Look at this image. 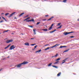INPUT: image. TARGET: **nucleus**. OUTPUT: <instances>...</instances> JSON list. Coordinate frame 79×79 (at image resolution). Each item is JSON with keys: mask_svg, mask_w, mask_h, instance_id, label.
Here are the masks:
<instances>
[{"mask_svg": "<svg viewBox=\"0 0 79 79\" xmlns=\"http://www.w3.org/2000/svg\"><path fill=\"white\" fill-rule=\"evenodd\" d=\"M27 63H28V62L23 61V63L15 65V67H16L17 66V68H20V67L21 66V65H22V64H27Z\"/></svg>", "mask_w": 79, "mask_h": 79, "instance_id": "obj_1", "label": "nucleus"}, {"mask_svg": "<svg viewBox=\"0 0 79 79\" xmlns=\"http://www.w3.org/2000/svg\"><path fill=\"white\" fill-rule=\"evenodd\" d=\"M26 21V22H28V23H29V22H31V21H32V22H34V19H33L31 20L29 19L28 20H27V19H26L24 20L23 21Z\"/></svg>", "mask_w": 79, "mask_h": 79, "instance_id": "obj_2", "label": "nucleus"}, {"mask_svg": "<svg viewBox=\"0 0 79 79\" xmlns=\"http://www.w3.org/2000/svg\"><path fill=\"white\" fill-rule=\"evenodd\" d=\"M13 40H12V39H11L10 40H7L6 41V43H7V44H9V43H10V42H13Z\"/></svg>", "mask_w": 79, "mask_h": 79, "instance_id": "obj_3", "label": "nucleus"}, {"mask_svg": "<svg viewBox=\"0 0 79 79\" xmlns=\"http://www.w3.org/2000/svg\"><path fill=\"white\" fill-rule=\"evenodd\" d=\"M14 48H15V47H14V45H13L10 46V48L9 49V50H13V49H14Z\"/></svg>", "mask_w": 79, "mask_h": 79, "instance_id": "obj_4", "label": "nucleus"}, {"mask_svg": "<svg viewBox=\"0 0 79 79\" xmlns=\"http://www.w3.org/2000/svg\"><path fill=\"white\" fill-rule=\"evenodd\" d=\"M15 13H16L15 12H14L13 13H12L11 14H10L9 16V18H10V17H11V16H13V15H14V14H15Z\"/></svg>", "mask_w": 79, "mask_h": 79, "instance_id": "obj_5", "label": "nucleus"}, {"mask_svg": "<svg viewBox=\"0 0 79 79\" xmlns=\"http://www.w3.org/2000/svg\"><path fill=\"white\" fill-rule=\"evenodd\" d=\"M69 34V33L68 32H66L63 33V34L64 35H68V34Z\"/></svg>", "mask_w": 79, "mask_h": 79, "instance_id": "obj_6", "label": "nucleus"}, {"mask_svg": "<svg viewBox=\"0 0 79 79\" xmlns=\"http://www.w3.org/2000/svg\"><path fill=\"white\" fill-rule=\"evenodd\" d=\"M54 18V17L53 16H52L49 19L47 20V21H50V20H52V19H53V18Z\"/></svg>", "mask_w": 79, "mask_h": 79, "instance_id": "obj_7", "label": "nucleus"}, {"mask_svg": "<svg viewBox=\"0 0 79 79\" xmlns=\"http://www.w3.org/2000/svg\"><path fill=\"white\" fill-rule=\"evenodd\" d=\"M42 50L41 49H40V50H39L38 51H36L35 52V53H39V52H40Z\"/></svg>", "mask_w": 79, "mask_h": 79, "instance_id": "obj_8", "label": "nucleus"}, {"mask_svg": "<svg viewBox=\"0 0 79 79\" xmlns=\"http://www.w3.org/2000/svg\"><path fill=\"white\" fill-rule=\"evenodd\" d=\"M59 44H56L54 46H53V48H54V47H55V48H56V47H57V46H58V45H59Z\"/></svg>", "mask_w": 79, "mask_h": 79, "instance_id": "obj_9", "label": "nucleus"}, {"mask_svg": "<svg viewBox=\"0 0 79 79\" xmlns=\"http://www.w3.org/2000/svg\"><path fill=\"white\" fill-rule=\"evenodd\" d=\"M25 45H27V46H29V43H25Z\"/></svg>", "mask_w": 79, "mask_h": 79, "instance_id": "obj_10", "label": "nucleus"}, {"mask_svg": "<svg viewBox=\"0 0 79 79\" xmlns=\"http://www.w3.org/2000/svg\"><path fill=\"white\" fill-rule=\"evenodd\" d=\"M57 56H58V53H57L56 55L53 56L52 58H53V57H57Z\"/></svg>", "mask_w": 79, "mask_h": 79, "instance_id": "obj_11", "label": "nucleus"}, {"mask_svg": "<svg viewBox=\"0 0 79 79\" xmlns=\"http://www.w3.org/2000/svg\"><path fill=\"white\" fill-rule=\"evenodd\" d=\"M43 31H48V30H47V29L46 28V29H42Z\"/></svg>", "mask_w": 79, "mask_h": 79, "instance_id": "obj_12", "label": "nucleus"}, {"mask_svg": "<svg viewBox=\"0 0 79 79\" xmlns=\"http://www.w3.org/2000/svg\"><path fill=\"white\" fill-rule=\"evenodd\" d=\"M52 67H53V68H56V69L58 68L57 66H56L55 65H52Z\"/></svg>", "mask_w": 79, "mask_h": 79, "instance_id": "obj_13", "label": "nucleus"}, {"mask_svg": "<svg viewBox=\"0 0 79 79\" xmlns=\"http://www.w3.org/2000/svg\"><path fill=\"white\" fill-rule=\"evenodd\" d=\"M33 31L34 34L35 35L36 34V33H35V30L33 29Z\"/></svg>", "mask_w": 79, "mask_h": 79, "instance_id": "obj_14", "label": "nucleus"}, {"mask_svg": "<svg viewBox=\"0 0 79 79\" xmlns=\"http://www.w3.org/2000/svg\"><path fill=\"white\" fill-rule=\"evenodd\" d=\"M24 13H25L24 12L22 13L19 15V16H22V15H24Z\"/></svg>", "mask_w": 79, "mask_h": 79, "instance_id": "obj_15", "label": "nucleus"}, {"mask_svg": "<svg viewBox=\"0 0 79 79\" xmlns=\"http://www.w3.org/2000/svg\"><path fill=\"white\" fill-rule=\"evenodd\" d=\"M52 64V63H51L50 64H49L48 65V66H51V65Z\"/></svg>", "mask_w": 79, "mask_h": 79, "instance_id": "obj_16", "label": "nucleus"}, {"mask_svg": "<svg viewBox=\"0 0 79 79\" xmlns=\"http://www.w3.org/2000/svg\"><path fill=\"white\" fill-rule=\"evenodd\" d=\"M69 49H67V50H66L64 51V52H68V51H69Z\"/></svg>", "mask_w": 79, "mask_h": 79, "instance_id": "obj_17", "label": "nucleus"}, {"mask_svg": "<svg viewBox=\"0 0 79 79\" xmlns=\"http://www.w3.org/2000/svg\"><path fill=\"white\" fill-rule=\"evenodd\" d=\"M49 48H50V47H48L46 49H44V50L46 51V50H48V49H49Z\"/></svg>", "mask_w": 79, "mask_h": 79, "instance_id": "obj_18", "label": "nucleus"}, {"mask_svg": "<svg viewBox=\"0 0 79 79\" xmlns=\"http://www.w3.org/2000/svg\"><path fill=\"white\" fill-rule=\"evenodd\" d=\"M60 75H61V72H60L57 74V76H60Z\"/></svg>", "mask_w": 79, "mask_h": 79, "instance_id": "obj_19", "label": "nucleus"}, {"mask_svg": "<svg viewBox=\"0 0 79 79\" xmlns=\"http://www.w3.org/2000/svg\"><path fill=\"white\" fill-rule=\"evenodd\" d=\"M8 31H9V30H6V31H4L3 32V33H5V32H8Z\"/></svg>", "mask_w": 79, "mask_h": 79, "instance_id": "obj_20", "label": "nucleus"}, {"mask_svg": "<svg viewBox=\"0 0 79 79\" xmlns=\"http://www.w3.org/2000/svg\"><path fill=\"white\" fill-rule=\"evenodd\" d=\"M62 26V25H61L60 26V27H59L57 28V29H60V28H61V27Z\"/></svg>", "mask_w": 79, "mask_h": 79, "instance_id": "obj_21", "label": "nucleus"}, {"mask_svg": "<svg viewBox=\"0 0 79 79\" xmlns=\"http://www.w3.org/2000/svg\"><path fill=\"white\" fill-rule=\"evenodd\" d=\"M62 26V25H61L60 26V27H59L57 28V29H60V28H61V27Z\"/></svg>", "mask_w": 79, "mask_h": 79, "instance_id": "obj_22", "label": "nucleus"}, {"mask_svg": "<svg viewBox=\"0 0 79 79\" xmlns=\"http://www.w3.org/2000/svg\"><path fill=\"white\" fill-rule=\"evenodd\" d=\"M67 2V0H63V2H64V3H66Z\"/></svg>", "mask_w": 79, "mask_h": 79, "instance_id": "obj_23", "label": "nucleus"}, {"mask_svg": "<svg viewBox=\"0 0 79 79\" xmlns=\"http://www.w3.org/2000/svg\"><path fill=\"white\" fill-rule=\"evenodd\" d=\"M52 29V27H50L48 29L49 31H50V30H51V29Z\"/></svg>", "mask_w": 79, "mask_h": 79, "instance_id": "obj_24", "label": "nucleus"}, {"mask_svg": "<svg viewBox=\"0 0 79 79\" xmlns=\"http://www.w3.org/2000/svg\"><path fill=\"white\" fill-rule=\"evenodd\" d=\"M59 60H60V58H58L56 60V61H59Z\"/></svg>", "mask_w": 79, "mask_h": 79, "instance_id": "obj_25", "label": "nucleus"}, {"mask_svg": "<svg viewBox=\"0 0 79 79\" xmlns=\"http://www.w3.org/2000/svg\"><path fill=\"white\" fill-rule=\"evenodd\" d=\"M59 62V61H57L55 63H54V64H57V63H58Z\"/></svg>", "mask_w": 79, "mask_h": 79, "instance_id": "obj_26", "label": "nucleus"}, {"mask_svg": "<svg viewBox=\"0 0 79 79\" xmlns=\"http://www.w3.org/2000/svg\"><path fill=\"white\" fill-rule=\"evenodd\" d=\"M9 15V13H6L5 14V16H7V15Z\"/></svg>", "mask_w": 79, "mask_h": 79, "instance_id": "obj_27", "label": "nucleus"}, {"mask_svg": "<svg viewBox=\"0 0 79 79\" xmlns=\"http://www.w3.org/2000/svg\"><path fill=\"white\" fill-rule=\"evenodd\" d=\"M28 27H31V28H33V26H32L28 25Z\"/></svg>", "mask_w": 79, "mask_h": 79, "instance_id": "obj_28", "label": "nucleus"}, {"mask_svg": "<svg viewBox=\"0 0 79 79\" xmlns=\"http://www.w3.org/2000/svg\"><path fill=\"white\" fill-rule=\"evenodd\" d=\"M40 23V22H37L36 23V25H38V24H39Z\"/></svg>", "mask_w": 79, "mask_h": 79, "instance_id": "obj_29", "label": "nucleus"}, {"mask_svg": "<svg viewBox=\"0 0 79 79\" xmlns=\"http://www.w3.org/2000/svg\"><path fill=\"white\" fill-rule=\"evenodd\" d=\"M27 17H29V15H27L25 17V18H27Z\"/></svg>", "mask_w": 79, "mask_h": 79, "instance_id": "obj_30", "label": "nucleus"}, {"mask_svg": "<svg viewBox=\"0 0 79 79\" xmlns=\"http://www.w3.org/2000/svg\"><path fill=\"white\" fill-rule=\"evenodd\" d=\"M69 34H71V33H74V31H71L70 32H69Z\"/></svg>", "mask_w": 79, "mask_h": 79, "instance_id": "obj_31", "label": "nucleus"}, {"mask_svg": "<svg viewBox=\"0 0 79 79\" xmlns=\"http://www.w3.org/2000/svg\"><path fill=\"white\" fill-rule=\"evenodd\" d=\"M68 59V57H67V58H65V59L64 60H65L64 61H65V62H66V60H67Z\"/></svg>", "mask_w": 79, "mask_h": 79, "instance_id": "obj_32", "label": "nucleus"}, {"mask_svg": "<svg viewBox=\"0 0 79 79\" xmlns=\"http://www.w3.org/2000/svg\"><path fill=\"white\" fill-rule=\"evenodd\" d=\"M60 24H61V23H59L58 24L57 26H60Z\"/></svg>", "mask_w": 79, "mask_h": 79, "instance_id": "obj_33", "label": "nucleus"}, {"mask_svg": "<svg viewBox=\"0 0 79 79\" xmlns=\"http://www.w3.org/2000/svg\"><path fill=\"white\" fill-rule=\"evenodd\" d=\"M54 25V24L53 23L51 25V27H53V26Z\"/></svg>", "mask_w": 79, "mask_h": 79, "instance_id": "obj_34", "label": "nucleus"}, {"mask_svg": "<svg viewBox=\"0 0 79 79\" xmlns=\"http://www.w3.org/2000/svg\"><path fill=\"white\" fill-rule=\"evenodd\" d=\"M69 37H70V38H73V37H74V36H70Z\"/></svg>", "mask_w": 79, "mask_h": 79, "instance_id": "obj_35", "label": "nucleus"}, {"mask_svg": "<svg viewBox=\"0 0 79 79\" xmlns=\"http://www.w3.org/2000/svg\"><path fill=\"white\" fill-rule=\"evenodd\" d=\"M59 48H63V46H61Z\"/></svg>", "mask_w": 79, "mask_h": 79, "instance_id": "obj_36", "label": "nucleus"}, {"mask_svg": "<svg viewBox=\"0 0 79 79\" xmlns=\"http://www.w3.org/2000/svg\"><path fill=\"white\" fill-rule=\"evenodd\" d=\"M37 46H37V45H36L34 47V48L35 49L36 48H37Z\"/></svg>", "mask_w": 79, "mask_h": 79, "instance_id": "obj_37", "label": "nucleus"}, {"mask_svg": "<svg viewBox=\"0 0 79 79\" xmlns=\"http://www.w3.org/2000/svg\"><path fill=\"white\" fill-rule=\"evenodd\" d=\"M31 18H30V17H28V18H27V20L28 19H30Z\"/></svg>", "mask_w": 79, "mask_h": 79, "instance_id": "obj_38", "label": "nucleus"}, {"mask_svg": "<svg viewBox=\"0 0 79 79\" xmlns=\"http://www.w3.org/2000/svg\"><path fill=\"white\" fill-rule=\"evenodd\" d=\"M42 21H47V19H43Z\"/></svg>", "mask_w": 79, "mask_h": 79, "instance_id": "obj_39", "label": "nucleus"}, {"mask_svg": "<svg viewBox=\"0 0 79 79\" xmlns=\"http://www.w3.org/2000/svg\"><path fill=\"white\" fill-rule=\"evenodd\" d=\"M8 48V47L7 46V47H6L4 48V49H7V48Z\"/></svg>", "mask_w": 79, "mask_h": 79, "instance_id": "obj_40", "label": "nucleus"}, {"mask_svg": "<svg viewBox=\"0 0 79 79\" xmlns=\"http://www.w3.org/2000/svg\"><path fill=\"white\" fill-rule=\"evenodd\" d=\"M65 63V61L61 63V64H63V63Z\"/></svg>", "mask_w": 79, "mask_h": 79, "instance_id": "obj_41", "label": "nucleus"}, {"mask_svg": "<svg viewBox=\"0 0 79 79\" xmlns=\"http://www.w3.org/2000/svg\"><path fill=\"white\" fill-rule=\"evenodd\" d=\"M2 19H5V18H4L2 16Z\"/></svg>", "mask_w": 79, "mask_h": 79, "instance_id": "obj_42", "label": "nucleus"}, {"mask_svg": "<svg viewBox=\"0 0 79 79\" xmlns=\"http://www.w3.org/2000/svg\"><path fill=\"white\" fill-rule=\"evenodd\" d=\"M64 47H67L65 46H62V48H64Z\"/></svg>", "mask_w": 79, "mask_h": 79, "instance_id": "obj_43", "label": "nucleus"}, {"mask_svg": "<svg viewBox=\"0 0 79 79\" xmlns=\"http://www.w3.org/2000/svg\"><path fill=\"white\" fill-rule=\"evenodd\" d=\"M10 45H11V44H9L8 46H7L8 47H10Z\"/></svg>", "mask_w": 79, "mask_h": 79, "instance_id": "obj_44", "label": "nucleus"}, {"mask_svg": "<svg viewBox=\"0 0 79 79\" xmlns=\"http://www.w3.org/2000/svg\"><path fill=\"white\" fill-rule=\"evenodd\" d=\"M53 31H50V33H53Z\"/></svg>", "mask_w": 79, "mask_h": 79, "instance_id": "obj_45", "label": "nucleus"}, {"mask_svg": "<svg viewBox=\"0 0 79 79\" xmlns=\"http://www.w3.org/2000/svg\"><path fill=\"white\" fill-rule=\"evenodd\" d=\"M56 31V29H55L54 30H53V32H55V31Z\"/></svg>", "mask_w": 79, "mask_h": 79, "instance_id": "obj_46", "label": "nucleus"}, {"mask_svg": "<svg viewBox=\"0 0 79 79\" xmlns=\"http://www.w3.org/2000/svg\"><path fill=\"white\" fill-rule=\"evenodd\" d=\"M45 17H47V16H48V15H45Z\"/></svg>", "mask_w": 79, "mask_h": 79, "instance_id": "obj_47", "label": "nucleus"}, {"mask_svg": "<svg viewBox=\"0 0 79 79\" xmlns=\"http://www.w3.org/2000/svg\"><path fill=\"white\" fill-rule=\"evenodd\" d=\"M3 20H2L1 21H0V23H2L3 22Z\"/></svg>", "mask_w": 79, "mask_h": 79, "instance_id": "obj_48", "label": "nucleus"}, {"mask_svg": "<svg viewBox=\"0 0 79 79\" xmlns=\"http://www.w3.org/2000/svg\"><path fill=\"white\" fill-rule=\"evenodd\" d=\"M48 44H46V45H45V46H48Z\"/></svg>", "mask_w": 79, "mask_h": 79, "instance_id": "obj_49", "label": "nucleus"}, {"mask_svg": "<svg viewBox=\"0 0 79 79\" xmlns=\"http://www.w3.org/2000/svg\"><path fill=\"white\" fill-rule=\"evenodd\" d=\"M53 48V46H52V47H51L50 48Z\"/></svg>", "mask_w": 79, "mask_h": 79, "instance_id": "obj_50", "label": "nucleus"}, {"mask_svg": "<svg viewBox=\"0 0 79 79\" xmlns=\"http://www.w3.org/2000/svg\"><path fill=\"white\" fill-rule=\"evenodd\" d=\"M6 59V58H3L2 59V60H5Z\"/></svg>", "mask_w": 79, "mask_h": 79, "instance_id": "obj_51", "label": "nucleus"}, {"mask_svg": "<svg viewBox=\"0 0 79 79\" xmlns=\"http://www.w3.org/2000/svg\"><path fill=\"white\" fill-rule=\"evenodd\" d=\"M14 68H15V67L12 68L11 69H14Z\"/></svg>", "mask_w": 79, "mask_h": 79, "instance_id": "obj_52", "label": "nucleus"}, {"mask_svg": "<svg viewBox=\"0 0 79 79\" xmlns=\"http://www.w3.org/2000/svg\"><path fill=\"white\" fill-rule=\"evenodd\" d=\"M31 45L32 46H34V44H31Z\"/></svg>", "mask_w": 79, "mask_h": 79, "instance_id": "obj_53", "label": "nucleus"}, {"mask_svg": "<svg viewBox=\"0 0 79 79\" xmlns=\"http://www.w3.org/2000/svg\"><path fill=\"white\" fill-rule=\"evenodd\" d=\"M31 40L34 39V38H31Z\"/></svg>", "mask_w": 79, "mask_h": 79, "instance_id": "obj_54", "label": "nucleus"}, {"mask_svg": "<svg viewBox=\"0 0 79 79\" xmlns=\"http://www.w3.org/2000/svg\"><path fill=\"white\" fill-rule=\"evenodd\" d=\"M35 48L32 49V50H35Z\"/></svg>", "mask_w": 79, "mask_h": 79, "instance_id": "obj_55", "label": "nucleus"}, {"mask_svg": "<svg viewBox=\"0 0 79 79\" xmlns=\"http://www.w3.org/2000/svg\"><path fill=\"white\" fill-rule=\"evenodd\" d=\"M4 20H5V21H6V19H4Z\"/></svg>", "mask_w": 79, "mask_h": 79, "instance_id": "obj_56", "label": "nucleus"}, {"mask_svg": "<svg viewBox=\"0 0 79 79\" xmlns=\"http://www.w3.org/2000/svg\"><path fill=\"white\" fill-rule=\"evenodd\" d=\"M3 69H0V71L1 70H2Z\"/></svg>", "mask_w": 79, "mask_h": 79, "instance_id": "obj_57", "label": "nucleus"}, {"mask_svg": "<svg viewBox=\"0 0 79 79\" xmlns=\"http://www.w3.org/2000/svg\"><path fill=\"white\" fill-rule=\"evenodd\" d=\"M15 19H17V18H16V17H15Z\"/></svg>", "mask_w": 79, "mask_h": 79, "instance_id": "obj_58", "label": "nucleus"}, {"mask_svg": "<svg viewBox=\"0 0 79 79\" xmlns=\"http://www.w3.org/2000/svg\"><path fill=\"white\" fill-rule=\"evenodd\" d=\"M3 14H4V13H2L1 14V15H3Z\"/></svg>", "mask_w": 79, "mask_h": 79, "instance_id": "obj_59", "label": "nucleus"}, {"mask_svg": "<svg viewBox=\"0 0 79 79\" xmlns=\"http://www.w3.org/2000/svg\"><path fill=\"white\" fill-rule=\"evenodd\" d=\"M34 45H36V44H33Z\"/></svg>", "mask_w": 79, "mask_h": 79, "instance_id": "obj_60", "label": "nucleus"}, {"mask_svg": "<svg viewBox=\"0 0 79 79\" xmlns=\"http://www.w3.org/2000/svg\"><path fill=\"white\" fill-rule=\"evenodd\" d=\"M10 58V56H8V57H7V58Z\"/></svg>", "mask_w": 79, "mask_h": 79, "instance_id": "obj_61", "label": "nucleus"}, {"mask_svg": "<svg viewBox=\"0 0 79 79\" xmlns=\"http://www.w3.org/2000/svg\"><path fill=\"white\" fill-rule=\"evenodd\" d=\"M65 60H62V61H64Z\"/></svg>", "mask_w": 79, "mask_h": 79, "instance_id": "obj_62", "label": "nucleus"}, {"mask_svg": "<svg viewBox=\"0 0 79 79\" xmlns=\"http://www.w3.org/2000/svg\"><path fill=\"white\" fill-rule=\"evenodd\" d=\"M11 34H14V33H11Z\"/></svg>", "mask_w": 79, "mask_h": 79, "instance_id": "obj_63", "label": "nucleus"}, {"mask_svg": "<svg viewBox=\"0 0 79 79\" xmlns=\"http://www.w3.org/2000/svg\"><path fill=\"white\" fill-rule=\"evenodd\" d=\"M1 19V17H0V19Z\"/></svg>", "mask_w": 79, "mask_h": 79, "instance_id": "obj_64", "label": "nucleus"}]
</instances>
